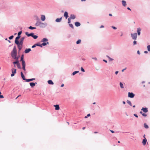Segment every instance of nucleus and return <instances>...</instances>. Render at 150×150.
<instances>
[{
    "label": "nucleus",
    "mask_w": 150,
    "mask_h": 150,
    "mask_svg": "<svg viewBox=\"0 0 150 150\" xmlns=\"http://www.w3.org/2000/svg\"><path fill=\"white\" fill-rule=\"evenodd\" d=\"M4 98V96L2 95H0V98Z\"/></svg>",
    "instance_id": "obj_53"
},
{
    "label": "nucleus",
    "mask_w": 150,
    "mask_h": 150,
    "mask_svg": "<svg viewBox=\"0 0 150 150\" xmlns=\"http://www.w3.org/2000/svg\"><path fill=\"white\" fill-rule=\"evenodd\" d=\"M22 33V32L21 31H20L18 32V35L19 36H21L20 35Z\"/></svg>",
    "instance_id": "obj_43"
},
{
    "label": "nucleus",
    "mask_w": 150,
    "mask_h": 150,
    "mask_svg": "<svg viewBox=\"0 0 150 150\" xmlns=\"http://www.w3.org/2000/svg\"><path fill=\"white\" fill-rule=\"evenodd\" d=\"M25 34L28 36V37H30V33H29L28 32H26L25 33Z\"/></svg>",
    "instance_id": "obj_45"
},
{
    "label": "nucleus",
    "mask_w": 150,
    "mask_h": 150,
    "mask_svg": "<svg viewBox=\"0 0 150 150\" xmlns=\"http://www.w3.org/2000/svg\"><path fill=\"white\" fill-rule=\"evenodd\" d=\"M147 49L149 52L150 51V45L147 46Z\"/></svg>",
    "instance_id": "obj_39"
},
{
    "label": "nucleus",
    "mask_w": 150,
    "mask_h": 150,
    "mask_svg": "<svg viewBox=\"0 0 150 150\" xmlns=\"http://www.w3.org/2000/svg\"><path fill=\"white\" fill-rule=\"evenodd\" d=\"M54 106L55 107V110H58L60 108L59 105L56 104L54 105Z\"/></svg>",
    "instance_id": "obj_13"
},
{
    "label": "nucleus",
    "mask_w": 150,
    "mask_h": 150,
    "mask_svg": "<svg viewBox=\"0 0 150 150\" xmlns=\"http://www.w3.org/2000/svg\"><path fill=\"white\" fill-rule=\"evenodd\" d=\"M144 127L146 129H148L149 127L148 126L146 123H144Z\"/></svg>",
    "instance_id": "obj_28"
},
{
    "label": "nucleus",
    "mask_w": 150,
    "mask_h": 150,
    "mask_svg": "<svg viewBox=\"0 0 150 150\" xmlns=\"http://www.w3.org/2000/svg\"><path fill=\"white\" fill-rule=\"evenodd\" d=\"M19 62V61H16L13 62V63L14 64V65L15 64H16L17 65L18 63Z\"/></svg>",
    "instance_id": "obj_37"
},
{
    "label": "nucleus",
    "mask_w": 150,
    "mask_h": 150,
    "mask_svg": "<svg viewBox=\"0 0 150 150\" xmlns=\"http://www.w3.org/2000/svg\"><path fill=\"white\" fill-rule=\"evenodd\" d=\"M13 37H14V36L13 35H12L10 37H9L8 38L10 40H11V39H13Z\"/></svg>",
    "instance_id": "obj_40"
},
{
    "label": "nucleus",
    "mask_w": 150,
    "mask_h": 150,
    "mask_svg": "<svg viewBox=\"0 0 150 150\" xmlns=\"http://www.w3.org/2000/svg\"><path fill=\"white\" fill-rule=\"evenodd\" d=\"M131 36L133 39L136 40L137 39V34L136 33H134L133 34L131 33Z\"/></svg>",
    "instance_id": "obj_4"
},
{
    "label": "nucleus",
    "mask_w": 150,
    "mask_h": 150,
    "mask_svg": "<svg viewBox=\"0 0 150 150\" xmlns=\"http://www.w3.org/2000/svg\"><path fill=\"white\" fill-rule=\"evenodd\" d=\"M71 19L69 18H68V23L69 24H70L71 23Z\"/></svg>",
    "instance_id": "obj_44"
},
{
    "label": "nucleus",
    "mask_w": 150,
    "mask_h": 150,
    "mask_svg": "<svg viewBox=\"0 0 150 150\" xmlns=\"http://www.w3.org/2000/svg\"><path fill=\"white\" fill-rule=\"evenodd\" d=\"M134 116H135L136 117H138V116L137 115V114H134Z\"/></svg>",
    "instance_id": "obj_56"
},
{
    "label": "nucleus",
    "mask_w": 150,
    "mask_h": 150,
    "mask_svg": "<svg viewBox=\"0 0 150 150\" xmlns=\"http://www.w3.org/2000/svg\"><path fill=\"white\" fill-rule=\"evenodd\" d=\"M126 69V68H125V69H122V72H123Z\"/></svg>",
    "instance_id": "obj_58"
},
{
    "label": "nucleus",
    "mask_w": 150,
    "mask_h": 150,
    "mask_svg": "<svg viewBox=\"0 0 150 150\" xmlns=\"http://www.w3.org/2000/svg\"><path fill=\"white\" fill-rule=\"evenodd\" d=\"M47 25V24L46 23H42L41 22V23L40 24V28H45Z\"/></svg>",
    "instance_id": "obj_7"
},
{
    "label": "nucleus",
    "mask_w": 150,
    "mask_h": 150,
    "mask_svg": "<svg viewBox=\"0 0 150 150\" xmlns=\"http://www.w3.org/2000/svg\"><path fill=\"white\" fill-rule=\"evenodd\" d=\"M41 19L42 21H44L45 20V17L44 15H42L41 17Z\"/></svg>",
    "instance_id": "obj_17"
},
{
    "label": "nucleus",
    "mask_w": 150,
    "mask_h": 150,
    "mask_svg": "<svg viewBox=\"0 0 150 150\" xmlns=\"http://www.w3.org/2000/svg\"><path fill=\"white\" fill-rule=\"evenodd\" d=\"M110 131L112 133H114L115 132L112 130H110Z\"/></svg>",
    "instance_id": "obj_61"
},
{
    "label": "nucleus",
    "mask_w": 150,
    "mask_h": 150,
    "mask_svg": "<svg viewBox=\"0 0 150 150\" xmlns=\"http://www.w3.org/2000/svg\"><path fill=\"white\" fill-rule=\"evenodd\" d=\"M36 46H39L41 47H42V44H40L38 43H37L36 44Z\"/></svg>",
    "instance_id": "obj_34"
},
{
    "label": "nucleus",
    "mask_w": 150,
    "mask_h": 150,
    "mask_svg": "<svg viewBox=\"0 0 150 150\" xmlns=\"http://www.w3.org/2000/svg\"><path fill=\"white\" fill-rule=\"evenodd\" d=\"M31 50L30 48H26L25 49L24 51V53L25 54H27Z\"/></svg>",
    "instance_id": "obj_9"
},
{
    "label": "nucleus",
    "mask_w": 150,
    "mask_h": 150,
    "mask_svg": "<svg viewBox=\"0 0 150 150\" xmlns=\"http://www.w3.org/2000/svg\"><path fill=\"white\" fill-rule=\"evenodd\" d=\"M32 37L35 39H37L38 38V36L37 35H33Z\"/></svg>",
    "instance_id": "obj_33"
},
{
    "label": "nucleus",
    "mask_w": 150,
    "mask_h": 150,
    "mask_svg": "<svg viewBox=\"0 0 150 150\" xmlns=\"http://www.w3.org/2000/svg\"><path fill=\"white\" fill-rule=\"evenodd\" d=\"M21 38V36H18L16 37L15 38V43L16 44H17L18 43V42L19 41L18 40L20 38Z\"/></svg>",
    "instance_id": "obj_6"
},
{
    "label": "nucleus",
    "mask_w": 150,
    "mask_h": 150,
    "mask_svg": "<svg viewBox=\"0 0 150 150\" xmlns=\"http://www.w3.org/2000/svg\"><path fill=\"white\" fill-rule=\"evenodd\" d=\"M24 59V55L22 54L21 56V59L20 60V61L21 62L22 61H24L23 59Z\"/></svg>",
    "instance_id": "obj_27"
},
{
    "label": "nucleus",
    "mask_w": 150,
    "mask_h": 150,
    "mask_svg": "<svg viewBox=\"0 0 150 150\" xmlns=\"http://www.w3.org/2000/svg\"><path fill=\"white\" fill-rule=\"evenodd\" d=\"M48 40L47 38H43V39H42L41 41V42H46L47 41H48Z\"/></svg>",
    "instance_id": "obj_25"
},
{
    "label": "nucleus",
    "mask_w": 150,
    "mask_h": 150,
    "mask_svg": "<svg viewBox=\"0 0 150 150\" xmlns=\"http://www.w3.org/2000/svg\"><path fill=\"white\" fill-rule=\"evenodd\" d=\"M135 96V94L132 92L128 93V97L130 98H133Z\"/></svg>",
    "instance_id": "obj_5"
},
{
    "label": "nucleus",
    "mask_w": 150,
    "mask_h": 150,
    "mask_svg": "<svg viewBox=\"0 0 150 150\" xmlns=\"http://www.w3.org/2000/svg\"><path fill=\"white\" fill-rule=\"evenodd\" d=\"M104 26L103 25H101L100 27V28H104Z\"/></svg>",
    "instance_id": "obj_64"
},
{
    "label": "nucleus",
    "mask_w": 150,
    "mask_h": 150,
    "mask_svg": "<svg viewBox=\"0 0 150 150\" xmlns=\"http://www.w3.org/2000/svg\"><path fill=\"white\" fill-rule=\"evenodd\" d=\"M33 35H34V33H30V36H31L32 37Z\"/></svg>",
    "instance_id": "obj_50"
},
{
    "label": "nucleus",
    "mask_w": 150,
    "mask_h": 150,
    "mask_svg": "<svg viewBox=\"0 0 150 150\" xmlns=\"http://www.w3.org/2000/svg\"><path fill=\"white\" fill-rule=\"evenodd\" d=\"M64 16L67 19L69 17L68 13L67 11H65L64 12Z\"/></svg>",
    "instance_id": "obj_14"
},
{
    "label": "nucleus",
    "mask_w": 150,
    "mask_h": 150,
    "mask_svg": "<svg viewBox=\"0 0 150 150\" xmlns=\"http://www.w3.org/2000/svg\"><path fill=\"white\" fill-rule=\"evenodd\" d=\"M12 73L15 74L16 72V69H15L13 68L11 69Z\"/></svg>",
    "instance_id": "obj_21"
},
{
    "label": "nucleus",
    "mask_w": 150,
    "mask_h": 150,
    "mask_svg": "<svg viewBox=\"0 0 150 150\" xmlns=\"http://www.w3.org/2000/svg\"><path fill=\"white\" fill-rule=\"evenodd\" d=\"M81 42V40L80 39L78 40L76 42V44H80Z\"/></svg>",
    "instance_id": "obj_35"
},
{
    "label": "nucleus",
    "mask_w": 150,
    "mask_h": 150,
    "mask_svg": "<svg viewBox=\"0 0 150 150\" xmlns=\"http://www.w3.org/2000/svg\"><path fill=\"white\" fill-rule=\"evenodd\" d=\"M28 28L30 30H33L35 29H36V27H33L32 26H30L28 27Z\"/></svg>",
    "instance_id": "obj_30"
},
{
    "label": "nucleus",
    "mask_w": 150,
    "mask_h": 150,
    "mask_svg": "<svg viewBox=\"0 0 150 150\" xmlns=\"http://www.w3.org/2000/svg\"><path fill=\"white\" fill-rule=\"evenodd\" d=\"M81 71H82V72H85V70L82 67H81Z\"/></svg>",
    "instance_id": "obj_46"
},
{
    "label": "nucleus",
    "mask_w": 150,
    "mask_h": 150,
    "mask_svg": "<svg viewBox=\"0 0 150 150\" xmlns=\"http://www.w3.org/2000/svg\"><path fill=\"white\" fill-rule=\"evenodd\" d=\"M118 71H116L115 72V74L116 75H117V74H118Z\"/></svg>",
    "instance_id": "obj_60"
},
{
    "label": "nucleus",
    "mask_w": 150,
    "mask_h": 150,
    "mask_svg": "<svg viewBox=\"0 0 150 150\" xmlns=\"http://www.w3.org/2000/svg\"><path fill=\"white\" fill-rule=\"evenodd\" d=\"M148 53V52L147 51H144V53H145V54H147Z\"/></svg>",
    "instance_id": "obj_63"
},
{
    "label": "nucleus",
    "mask_w": 150,
    "mask_h": 150,
    "mask_svg": "<svg viewBox=\"0 0 150 150\" xmlns=\"http://www.w3.org/2000/svg\"><path fill=\"white\" fill-rule=\"evenodd\" d=\"M79 72V71H75L72 73V75L73 76H74L76 74L78 73Z\"/></svg>",
    "instance_id": "obj_26"
},
{
    "label": "nucleus",
    "mask_w": 150,
    "mask_h": 150,
    "mask_svg": "<svg viewBox=\"0 0 150 150\" xmlns=\"http://www.w3.org/2000/svg\"><path fill=\"white\" fill-rule=\"evenodd\" d=\"M69 18L71 19H74L76 18V16L74 14H71L70 15V17Z\"/></svg>",
    "instance_id": "obj_15"
},
{
    "label": "nucleus",
    "mask_w": 150,
    "mask_h": 150,
    "mask_svg": "<svg viewBox=\"0 0 150 150\" xmlns=\"http://www.w3.org/2000/svg\"><path fill=\"white\" fill-rule=\"evenodd\" d=\"M35 78H34L30 79H27L26 81V82H29L30 81H33L35 80Z\"/></svg>",
    "instance_id": "obj_16"
},
{
    "label": "nucleus",
    "mask_w": 150,
    "mask_h": 150,
    "mask_svg": "<svg viewBox=\"0 0 150 150\" xmlns=\"http://www.w3.org/2000/svg\"><path fill=\"white\" fill-rule=\"evenodd\" d=\"M141 110H142L144 113L147 112L148 111V108L146 107H143L141 109Z\"/></svg>",
    "instance_id": "obj_8"
},
{
    "label": "nucleus",
    "mask_w": 150,
    "mask_h": 150,
    "mask_svg": "<svg viewBox=\"0 0 150 150\" xmlns=\"http://www.w3.org/2000/svg\"><path fill=\"white\" fill-rule=\"evenodd\" d=\"M127 103L130 106H132V103L129 100H127Z\"/></svg>",
    "instance_id": "obj_31"
},
{
    "label": "nucleus",
    "mask_w": 150,
    "mask_h": 150,
    "mask_svg": "<svg viewBox=\"0 0 150 150\" xmlns=\"http://www.w3.org/2000/svg\"><path fill=\"white\" fill-rule=\"evenodd\" d=\"M25 67V66H22V69L24 71L26 70Z\"/></svg>",
    "instance_id": "obj_47"
},
{
    "label": "nucleus",
    "mask_w": 150,
    "mask_h": 150,
    "mask_svg": "<svg viewBox=\"0 0 150 150\" xmlns=\"http://www.w3.org/2000/svg\"><path fill=\"white\" fill-rule=\"evenodd\" d=\"M19 57H18L17 56L15 57L14 58V59H15L16 61H18V59H19Z\"/></svg>",
    "instance_id": "obj_38"
},
{
    "label": "nucleus",
    "mask_w": 150,
    "mask_h": 150,
    "mask_svg": "<svg viewBox=\"0 0 150 150\" xmlns=\"http://www.w3.org/2000/svg\"><path fill=\"white\" fill-rule=\"evenodd\" d=\"M92 59H94L95 61H97V59L96 57H92Z\"/></svg>",
    "instance_id": "obj_54"
},
{
    "label": "nucleus",
    "mask_w": 150,
    "mask_h": 150,
    "mask_svg": "<svg viewBox=\"0 0 150 150\" xmlns=\"http://www.w3.org/2000/svg\"><path fill=\"white\" fill-rule=\"evenodd\" d=\"M11 55L13 59L17 56V49L15 46L14 47L11 53Z\"/></svg>",
    "instance_id": "obj_1"
},
{
    "label": "nucleus",
    "mask_w": 150,
    "mask_h": 150,
    "mask_svg": "<svg viewBox=\"0 0 150 150\" xmlns=\"http://www.w3.org/2000/svg\"><path fill=\"white\" fill-rule=\"evenodd\" d=\"M142 115L144 117H146L147 116V115L145 113H143Z\"/></svg>",
    "instance_id": "obj_49"
},
{
    "label": "nucleus",
    "mask_w": 150,
    "mask_h": 150,
    "mask_svg": "<svg viewBox=\"0 0 150 150\" xmlns=\"http://www.w3.org/2000/svg\"><path fill=\"white\" fill-rule=\"evenodd\" d=\"M120 85L121 88H124L123 84L122 82H120Z\"/></svg>",
    "instance_id": "obj_29"
},
{
    "label": "nucleus",
    "mask_w": 150,
    "mask_h": 150,
    "mask_svg": "<svg viewBox=\"0 0 150 150\" xmlns=\"http://www.w3.org/2000/svg\"><path fill=\"white\" fill-rule=\"evenodd\" d=\"M147 139L145 137H144V138L143 139L142 142V143L144 145H145L146 144V142H147Z\"/></svg>",
    "instance_id": "obj_11"
},
{
    "label": "nucleus",
    "mask_w": 150,
    "mask_h": 150,
    "mask_svg": "<svg viewBox=\"0 0 150 150\" xmlns=\"http://www.w3.org/2000/svg\"><path fill=\"white\" fill-rule=\"evenodd\" d=\"M137 54H140V52H139V50H138L137 51Z\"/></svg>",
    "instance_id": "obj_62"
},
{
    "label": "nucleus",
    "mask_w": 150,
    "mask_h": 150,
    "mask_svg": "<svg viewBox=\"0 0 150 150\" xmlns=\"http://www.w3.org/2000/svg\"><path fill=\"white\" fill-rule=\"evenodd\" d=\"M69 26L70 27H71L72 28H74V26L73 24L71 23H70L69 24Z\"/></svg>",
    "instance_id": "obj_41"
},
{
    "label": "nucleus",
    "mask_w": 150,
    "mask_h": 150,
    "mask_svg": "<svg viewBox=\"0 0 150 150\" xmlns=\"http://www.w3.org/2000/svg\"><path fill=\"white\" fill-rule=\"evenodd\" d=\"M122 3L123 6L124 7L126 6L127 5L126 1L124 0H122Z\"/></svg>",
    "instance_id": "obj_20"
},
{
    "label": "nucleus",
    "mask_w": 150,
    "mask_h": 150,
    "mask_svg": "<svg viewBox=\"0 0 150 150\" xmlns=\"http://www.w3.org/2000/svg\"><path fill=\"white\" fill-rule=\"evenodd\" d=\"M103 61L105 62V63H107V61L106 60H105V59H103Z\"/></svg>",
    "instance_id": "obj_59"
},
{
    "label": "nucleus",
    "mask_w": 150,
    "mask_h": 150,
    "mask_svg": "<svg viewBox=\"0 0 150 150\" xmlns=\"http://www.w3.org/2000/svg\"><path fill=\"white\" fill-rule=\"evenodd\" d=\"M14 75H15V74L12 73L11 74V76L13 77V76H14Z\"/></svg>",
    "instance_id": "obj_57"
},
{
    "label": "nucleus",
    "mask_w": 150,
    "mask_h": 150,
    "mask_svg": "<svg viewBox=\"0 0 150 150\" xmlns=\"http://www.w3.org/2000/svg\"><path fill=\"white\" fill-rule=\"evenodd\" d=\"M141 29L140 28H138L137 29V33L139 35H140V34H141L140 31H141Z\"/></svg>",
    "instance_id": "obj_18"
},
{
    "label": "nucleus",
    "mask_w": 150,
    "mask_h": 150,
    "mask_svg": "<svg viewBox=\"0 0 150 150\" xmlns=\"http://www.w3.org/2000/svg\"><path fill=\"white\" fill-rule=\"evenodd\" d=\"M21 77L24 80H25L26 81L27 79H26L25 78V76L24 75V74L22 71L21 72Z\"/></svg>",
    "instance_id": "obj_10"
},
{
    "label": "nucleus",
    "mask_w": 150,
    "mask_h": 150,
    "mask_svg": "<svg viewBox=\"0 0 150 150\" xmlns=\"http://www.w3.org/2000/svg\"><path fill=\"white\" fill-rule=\"evenodd\" d=\"M46 45H47L45 42H43L42 43V46H45Z\"/></svg>",
    "instance_id": "obj_42"
},
{
    "label": "nucleus",
    "mask_w": 150,
    "mask_h": 150,
    "mask_svg": "<svg viewBox=\"0 0 150 150\" xmlns=\"http://www.w3.org/2000/svg\"><path fill=\"white\" fill-rule=\"evenodd\" d=\"M37 20L36 23L35 24V25L36 26H40V24L41 23V22L40 21L39 18L37 17Z\"/></svg>",
    "instance_id": "obj_3"
},
{
    "label": "nucleus",
    "mask_w": 150,
    "mask_h": 150,
    "mask_svg": "<svg viewBox=\"0 0 150 150\" xmlns=\"http://www.w3.org/2000/svg\"><path fill=\"white\" fill-rule=\"evenodd\" d=\"M17 45L18 48V49L19 50V51H20L22 48V46L21 45V44Z\"/></svg>",
    "instance_id": "obj_24"
},
{
    "label": "nucleus",
    "mask_w": 150,
    "mask_h": 150,
    "mask_svg": "<svg viewBox=\"0 0 150 150\" xmlns=\"http://www.w3.org/2000/svg\"><path fill=\"white\" fill-rule=\"evenodd\" d=\"M25 36L22 37L20 39V41H18V43L17 45L21 44V45L23 46L24 40L25 37Z\"/></svg>",
    "instance_id": "obj_2"
},
{
    "label": "nucleus",
    "mask_w": 150,
    "mask_h": 150,
    "mask_svg": "<svg viewBox=\"0 0 150 150\" xmlns=\"http://www.w3.org/2000/svg\"><path fill=\"white\" fill-rule=\"evenodd\" d=\"M109 60L110 61H112L113 60V59L111 58L110 57V58H109Z\"/></svg>",
    "instance_id": "obj_55"
},
{
    "label": "nucleus",
    "mask_w": 150,
    "mask_h": 150,
    "mask_svg": "<svg viewBox=\"0 0 150 150\" xmlns=\"http://www.w3.org/2000/svg\"><path fill=\"white\" fill-rule=\"evenodd\" d=\"M111 27L113 28V29H115V30H116L117 29V28H116L115 27V26H112Z\"/></svg>",
    "instance_id": "obj_52"
},
{
    "label": "nucleus",
    "mask_w": 150,
    "mask_h": 150,
    "mask_svg": "<svg viewBox=\"0 0 150 150\" xmlns=\"http://www.w3.org/2000/svg\"><path fill=\"white\" fill-rule=\"evenodd\" d=\"M75 25L76 27H79L81 25V24L79 22H76L75 23Z\"/></svg>",
    "instance_id": "obj_19"
},
{
    "label": "nucleus",
    "mask_w": 150,
    "mask_h": 150,
    "mask_svg": "<svg viewBox=\"0 0 150 150\" xmlns=\"http://www.w3.org/2000/svg\"><path fill=\"white\" fill-rule=\"evenodd\" d=\"M17 66L18 67V68L19 69H21V67L20 65V63L19 62L17 64Z\"/></svg>",
    "instance_id": "obj_32"
},
{
    "label": "nucleus",
    "mask_w": 150,
    "mask_h": 150,
    "mask_svg": "<svg viewBox=\"0 0 150 150\" xmlns=\"http://www.w3.org/2000/svg\"><path fill=\"white\" fill-rule=\"evenodd\" d=\"M36 44H35L32 46V48H35L36 47Z\"/></svg>",
    "instance_id": "obj_51"
},
{
    "label": "nucleus",
    "mask_w": 150,
    "mask_h": 150,
    "mask_svg": "<svg viewBox=\"0 0 150 150\" xmlns=\"http://www.w3.org/2000/svg\"><path fill=\"white\" fill-rule=\"evenodd\" d=\"M137 42L135 41L134 40L133 42V45H134L137 44Z\"/></svg>",
    "instance_id": "obj_48"
},
{
    "label": "nucleus",
    "mask_w": 150,
    "mask_h": 150,
    "mask_svg": "<svg viewBox=\"0 0 150 150\" xmlns=\"http://www.w3.org/2000/svg\"><path fill=\"white\" fill-rule=\"evenodd\" d=\"M62 20V17L60 18H57L55 20V21L57 22H60Z\"/></svg>",
    "instance_id": "obj_22"
},
{
    "label": "nucleus",
    "mask_w": 150,
    "mask_h": 150,
    "mask_svg": "<svg viewBox=\"0 0 150 150\" xmlns=\"http://www.w3.org/2000/svg\"><path fill=\"white\" fill-rule=\"evenodd\" d=\"M37 83L36 82H30V85L32 88H33Z\"/></svg>",
    "instance_id": "obj_12"
},
{
    "label": "nucleus",
    "mask_w": 150,
    "mask_h": 150,
    "mask_svg": "<svg viewBox=\"0 0 150 150\" xmlns=\"http://www.w3.org/2000/svg\"><path fill=\"white\" fill-rule=\"evenodd\" d=\"M47 82L49 84L53 85L54 84V83L51 80H49L47 81Z\"/></svg>",
    "instance_id": "obj_23"
},
{
    "label": "nucleus",
    "mask_w": 150,
    "mask_h": 150,
    "mask_svg": "<svg viewBox=\"0 0 150 150\" xmlns=\"http://www.w3.org/2000/svg\"><path fill=\"white\" fill-rule=\"evenodd\" d=\"M22 62V66H25V61H21Z\"/></svg>",
    "instance_id": "obj_36"
}]
</instances>
